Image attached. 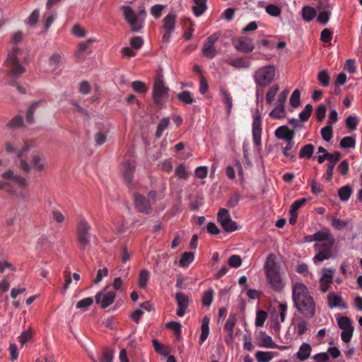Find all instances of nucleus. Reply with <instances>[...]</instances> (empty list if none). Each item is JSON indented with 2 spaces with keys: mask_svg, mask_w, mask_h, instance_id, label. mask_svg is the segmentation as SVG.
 <instances>
[{
  "mask_svg": "<svg viewBox=\"0 0 362 362\" xmlns=\"http://www.w3.org/2000/svg\"><path fill=\"white\" fill-rule=\"evenodd\" d=\"M292 299L294 307L306 318H312L315 315V303L307 286L300 282L292 286Z\"/></svg>",
  "mask_w": 362,
  "mask_h": 362,
  "instance_id": "nucleus-1",
  "label": "nucleus"
},
{
  "mask_svg": "<svg viewBox=\"0 0 362 362\" xmlns=\"http://www.w3.org/2000/svg\"><path fill=\"white\" fill-rule=\"evenodd\" d=\"M276 256L270 254L267 258L264 264V271L268 284L271 288L277 292L281 291L286 282L283 277V273L281 272V267L276 262Z\"/></svg>",
  "mask_w": 362,
  "mask_h": 362,
  "instance_id": "nucleus-2",
  "label": "nucleus"
},
{
  "mask_svg": "<svg viewBox=\"0 0 362 362\" xmlns=\"http://www.w3.org/2000/svg\"><path fill=\"white\" fill-rule=\"evenodd\" d=\"M4 182H0V189L5 190L6 192L13 194L16 192L15 187L23 189L27 186L26 179L13 172L12 170H8L1 175Z\"/></svg>",
  "mask_w": 362,
  "mask_h": 362,
  "instance_id": "nucleus-3",
  "label": "nucleus"
},
{
  "mask_svg": "<svg viewBox=\"0 0 362 362\" xmlns=\"http://www.w3.org/2000/svg\"><path fill=\"white\" fill-rule=\"evenodd\" d=\"M91 226L84 218H82L78 224L76 229V240L82 250H89L92 238L96 240V236L90 233Z\"/></svg>",
  "mask_w": 362,
  "mask_h": 362,
  "instance_id": "nucleus-4",
  "label": "nucleus"
},
{
  "mask_svg": "<svg viewBox=\"0 0 362 362\" xmlns=\"http://www.w3.org/2000/svg\"><path fill=\"white\" fill-rule=\"evenodd\" d=\"M21 50L14 47L8 53L6 63L10 68L8 76L13 79L18 78L21 74L25 72V69L23 66L19 64L18 56L21 54Z\"/></svg>",
  "mask_w": 362,
  "mask_h": 362,
  "instance_id": "nucleus-5",
  "label": "nucleus"
},
{
  "mask_svg": "<svg viewBox=\"0 0 362 362\" xmlns=\"http://www.w3.org/2000/svg\"><path fill=\"white\" fill-rule=\"evenodd\" d=\"M275 75V68L272 65L265 66L258 69L254 73V80L258 87L268 86L273 81Z\"/></svg>",
  "mask_w": 362,
  "mask_h": 362,
  "instance_id": "nucleus-6",
  "label": "nucleus"
},
{
  "mask_svg": "<svg viewBox=\"0 0 362 362\" xmlns=\"http://www.w3.org/2000/svg\"><path fill=\"white\" fill-rule=\"evenodd\" d=\"M220 36L221 33L219 32H216L211 34L206 38L202 48V53L204 57L209 59H213L216 57L218 54V51L215 47V43Z\"/></svg>",
  "mask_w": 362,
  "mask_h": 362,
  "instance_id": "nucleus-7",
  "label": "nucleus"
},
{
  "mask_svg": "<svg viewBox=\"0 0 362 362\" xmlns=\"http://www.w3.org/2000/svg\"><path fill=\"white\" fill-rule=\"evenodd\" d=\"M217 220L227 233L234 232L238 228L237 223L232 220L229 211L226 209H220L217 214Z\"/></svg>",
  "mask_w": 362,
  "mask_h": 362,
  "instance_id": "nucleus-8",
  "label": "nucleus"
},
{
  "mask_svg": "<svg viewBox=\"0 0 362 362\" xmlns=\"http://www.w3.org/2000/svg\"><path fill=\"white\" fill-rule=\"evenodd\" d=\"M124 13V17L127 22L131 26L132 32H137L143 27V21H140L134 10L128 6L122 7Z\"/></svg>",
  "mask_w": 362,
  "mask_h": 362,
  "instance_id": "nucleus-9",
  "label": "nucleus"
},
{
  "mask_svg": "<svg viewBox=\"0 0 362 362\" xmlns=\"http://www.w3.org/2000/svg\"><path fill=\"white\" fill-rule=\"evenodd\" d=\"M168 88L165 86L163 80L160 78H156L153 90V98L154 103L161 106L163 103V100L168 96Z\"/></svg>",
  "mask_w": 362,
  "mask_h": 362,
  "instance_id": "nucleus-10",
  "label": "nucleus"
},
{
  "mask_svg": "<svg viewBox=\"0 0 362 362\" xmlns=\"http://www.w3.org/2000/svg\"><path fill=\"white\" fill-rule=\"evenodd\" d=\"M232 44L238 51L241 52H252L255 48L252 39L245 36L233 38Z\"/></svg>",
  "mask_w": 362,
  "mask_h": 362,
  "instance_id": "nucleus-11",
  "label": "nucleus"
},
{
  "mask_svg": "<svg viewBox=\"0 0 362 362\" xmlns=\"http://www.w3.org/2000/svg\"><path fill=\"white\" fill-rule=\"evenodd\" d=\"M135 207L138 211L146 214H150L152 212V208L150 201L144 196L135 193L134 194Z\"/></svg>",
  "mask_w": 362,
  "mask_h": 362,
  "instance_id": "nucleus-12",
  "label": "nucleus"
},
{
  "mask_svg": "<svg viewBox=\"0 0 362 362\" xmlns=\"http://www.w3.org/2000/svg\"><path fill=\"white\" fill-rule=\"evenodd\" d=\"M116 294L114 291L99 292L95 298L96 303H100L103 308H106L115 300Z\"/></svg>",
  "mask_w": 362,
  "mask_h": 362,
  "instance_id": "nucleus-13",
  "label": "nucleus"
},
{
  "mask_svg": "<svg viewBox=\"0 0 362 362\" xmlns=\"http://www.w3.org/2000/svg\"><path fill=\"white\" fill-rule=\"evenodd\" d=\"M175 299L178 305L177 315L179 317H182L189 306V298L184 293H177L175 294Z\"/></svg>",
  "mask_w": 362,
  "mask_h": 362,
  "instance_id": "nucleus-14",
  "label": "nucleus"
},
{
  "mask_svg": "<svg viewBox=\"0 0 362 362\" xmlns=\"http://www.w3.org/2000/svg\"><path fill=\"white\" fill-rule=\"evenodd\" d=\"M341 158V153L339 151H335L332 153V158H328L329 163L327 164V171L325 173V180L330 181L332 178L333 170L335 165L338 163Z\"/></svg>",
  "mask_w": 362,
  "mask_h": 362,
  "instance_id": "nucleus-15",
  "label": "nucleus"
},
{
  "mask_svg": "<svg viewBox=\"0 0 362 362\" xmlns=\"http://www.w3.org/2000/svg\"><path fill=\"white\" fill-rule=\"evenodd\" d=\"M295 134V132L289 129L287 126H281L275 131V136L277 138L284 139L287 141H293Z\"/></svg>",
  "mask_w": 362,
  "mask_h": 362,
  "instance_id": "nucleus-16",
  "label": "nucleus"
},
{
  "mask_svg": "<svg viewBox=\"0 0 362 362\" xmlns=\"http://www.w3.org/2000/svg\"><path fill=\"white\" fill-rule=\"evenodd\" d=\"M134 171L135 168L133 165H132L129 162L124 163L122 166L123 177L124 181L129 187L132 185Z\"/></svg>",
  "mask_w": 362,
  "mask_h": 362,
  "instance_id": "nucleus-17",
  "label": "nucleus"
},
{
  "mask_svg": "<svg viewBox=\"0 0 362 362\" xmlns=\"http://www.w3.org/2000/svg\"><path fill=\"white\" fill-rule=\"evenodd\" d=\"M18 144L16 142H6L5 144L6 151L8 153H16L17 156L19 158H23L24 153L27 152L29 149V147L27 144H25L21 150H18Z\"/></svg>",
  "mask_w": 362,
  "mask_h": 362,
  "instance_id": "nucleus-18",
  "label": "nucleus"
},
{
  "mask_svg": "<svg viewBox=\"0 0 362 362\" xmlns=\"http://www.w3.org/2000/svg\"><path fill=\"white\" fill-rule=\"evenodd\" d=\"M236 323V317L235 315H230L225 325L224 329L227 332V338L226 339V343L229 341H232L233 338V328Z\"/></svg>",
  "mask_w": 362,
  "mask_h": 362,
  "instance_id": "nucleus-19",
  "label": "nucleus"
},
{
  "mask_svg": "<svg viewBox=\"0 0 362 362\" xmlns=\"http://www.w3.org/2000/svg\"><path fill=\"white\" fill-rule=\"evenodd\" d=\"M311 352V346L308 343H303L298 352L296 354V356L299 361H303L310 357Z\"/></svg>",
  "mask_w": 362,
  "mask_h": 362,
  "instance_id": "nucleus-20",
  "label": "nucleus"
},
{
  "mask_svg": "<svg viewBox=\"0 0 362 362\" xmlns=\"http://www.w3.org/2000/svg\"><path fill=\"white\" fill-rule=\"evenodd\" d=\"M327 303L329 308H331L335 307H341L343 308H346L345 304L342 302L341 297L339 295H337L333 292L328 294Z\"/></svg>",
  "mask_w": 362,
  "mask_h": 362,
  "instance_id": "nucleus-21",
  "label": "nucleus"
},
{
  "mask_svg": "<svg viewBox=\"0 0 362 362\" xmlns=\"http://www.w3.org/2000/svg\"><path fill=\"white\" fill-rule=\"evenodd\" d=\"M226 62L236 69H247L250 66V62L243 57H239L235 59H228Z\"/></svg>",
  "mask_w": 362,
  "mask_h": 362,
  "instance_id": "nucleus-22",
  "label": "nucleus"
},
{
  "mask_svg": "<svg viewBox=\"0 0 362 362\" xmlns=\"http://www.w3.org/2000/svg\"><path fill=\"white\" fill-rule=\"evenodd\" d=\"M334 238H330L328 240L317 243L314 245V249L315 251H325L328 252H332V247L334 244Z\"/></svg>",
  "mask_w": 362,
  "mask_h": 362,
  "instance_id": "nucleus-23",
  "label": "nucleus"
},
{
  "mask_svg": "<svg viewBox=\"0 0 362 362\" xmlns=\"http://www.w3.org/2000/svg\"><path fill=\"white\" fill-rule=\"evenodd\" d=\"M337 324L342 332L354 330L351 319L346 316H342L337 318Z\"/></svg>",
  "mask_w": 362,
  "mask_h": 362,
  "instance_id": "nucleus-24",
  "label": "nucleus"
},
{
  "mask_svg": "<svg viewBox=\"0 0 362 362\" xmlns=\"http://www.w3.org/2000/svg\"><path fill=\"white\" fill-rule=\"evenodd\" d=\"M209 317L204 316L202 321V333L199 337L200 344H202L207 339L209 334Z\"/></svg>",
  "mask_w": 362,
  "mask_h": 362,
  "instance_id": "nucleus-25",
  "label": "nucleus"
},
{
  "mask_svg": "<svg viewBox=\"0 0 362 362\" xmlns=\"http://www.w3.org/2000/svg\"><path fill=\"white\" fill-rule=\"evenodd\" d=\"M221 94L222 96V101L226 105V112L228 115H230L233 107L232 96L230 95V93L224 88L221 90Z\"/></svg>",
  "mask_w": 362,
  "mask_h": 362,
  "instance_id": "nucleus-26",
  "label": "nucleus"
},
{
  "mask_svg": "<svg viewBox=\"0 0 362 362\" xmlns=\"http://www.w3.org/2000/svg\"><path fill=\"white\" fill-rule=\"evenodd\" d=\"M316 14V10L310 6H305L302 9V18L307 22L312 21Z\"/></svg>",
  "mask_w": 362,
  "mask_h": 362,
  "instance_id": "nucleus-27",
  "label": "nucleus"
},
{
  "mask_svg": "<svg viewBox=\"0 0 362 362\" xmlns=\"http://www.w3.org/2000/svg\"><path fill=\"white\" fill-rule=\"evenodd\" d=\"M177 98L185 105H189L194 102L192 94L188 90H183L178 93Z\"/></svg>",
  "mask_w": 362,
  "mask_h": 362,
  "instance_id": "nucleus-28",
  "label": "nucleus"
},
{
  "mask_svg": "<svg viewBox=\"0 0 362 362\" xmlns=\"http://www.w3.org/2000/svg\"><path fill=\"white\" fill-rule=\"evenodd\" d=\"M313 237L314 239H315V241L320 243L328 240L330 238H334L328 229H324L314 233Z\"/></svg>",
  "mask_w": 362,
  "mask_h": 362,
  "instance_id": "nucleus-29",
  "label": "nucleus"
},
{
  "mask_svg": "<svg viewBox=\"0 0 362 362\" xmlns=\"http://www.w3.org/2000/svg\"><path fill=\"white\" fill-rule=\"evenodd\" d=\"M163 28L164 30H168L170 31H174L175 30V15L173 13H168L163 18Z\"/></svg>",
  "mask_w": 362,
  "mask_h": 362,
  "instance_id": "nucleus-30",
  "label": "nucleus"
},
{
  "mask_svg": "<svg viewBox=\"0 0 362 362\" xmlns=\"http://www.w3.org/2000/svg\"><path fill=\"white\" fill-rule=\"evenodd\" d=\"M352 194V189L349 185H345L340 187L338 190V195L341 201H347Z\"/></svg>",
  "mask_w": 362,
  "mask_h": 362,
  "instance_id": "nucleus-31",
  "label": "nucleus"
},
{
  "mask_svg": "<svg viewBox=\"0 0 362 362\" xmlns=\"http://www.w3.org/2000/svg\"><path fill=\"white\" fill-rule=\"evenodd\" d=\"M314 152V146L311 144H306L303 146L299 152V158H310Z\"/></svg>",
  "mask_w": 362,
  "mask_h": 362,
  "instance_id": "nucleus-32",
  "label": "nucleus"
},
{
  "mask_svg": "<svg viewBox=\"0 0 362 362\" xmlns=\"http://www.w3.org/2000/svg\"><path fill=\"white\" fill-rule=\"evenodd\" d=\"M31 163H32L33 168L36 171L41 172L45 168L44 159L38 155L33 156Z\"/></svg>",
  "mask_w": 362,
  "mask_h": 362,
  "instance_id": "nucleus-33",
  "label": "nucleus"
},
{
  "mask_svg": "<svg viewBox=\"0 0 362 362\" xmlns=\"http://www.w3.org/2000/svg\"><path fill=\"white\" fill-rule=\"evenodd\" d=\"M170 124V119L169 118H163L158 123L157 126V129L155 134V136L156 138H160L163 133V131L167 129V127Z\"/></svg>",
  "mask_w": 362,
  "mask_h": 362,
  "instance_id": "nucleus-34",
  "label": "nucleus"
},
{
  "mask_svg": "<svg viewBox=\"0 0 362 362\" xmlns=\"http://www.w3.org/2000/svg\"><path fill=\"white\" fill-rule=\"evenodd\" d=\"M175 175L178 179L187 180L189 177V173L187 170L184 163H180L175 170Z\"/></svg>",
  "mask_w": 362,
  "mask_h": 362,
  "instance_id": "nucleus-35",
  "label": "nucleus"
},
{
  "mask_svg": "<svg viewBox=\"0 0 362 362\" xmlns=\"http://www.w3.org/2000/svg\"><path fill=\"white\" fill-rule=\"evenodd\" d=\"M334 272H335L334 269L324 268L322 269V275L320 279V281H327V282L332 283L333 275H334Z\"/></svg>",
  "mask_w": 362,
  "mask_h": 362,
  "instance_id": "nucleus-36",
  "label": "nucleus"
},
{
  "mask_svg": "<svg viewBox=\"0 0 362 362\" xmlns=\"http://www.w3.org/2000/svg\"><path fill=\"white\" fill-rule=\"evenodd\" d=\"M194 258V253L190 252H185L180 259V264L182 267H187Z\"/></svg>",
  "mask_w": 362,
  "mask_h": 362,
  "instance_id": "nucleus-37",
  "label": "nucleus"
},
{
  "mask_svg": "<svg viewBox=\"0 0 362 362\" xmlns=\"http://www.w3.org/2000/svg\"><path fill=\"white\" fill-rule=\"evenodd\" d=\"M149 279V272L146 269H143L139 273V286L141 288H145Z\"/></svg>",
  "mask_w": 362,
  "mask_h": 362,
  "instance_id": "nucleus-38",
  "label": "nucleus"
},
{
  "mask_svg": "<svg viewBox=\"0 0 362 362\" xmlns=\"http://www.w3.org/2000/svg\"><path fill=\"white\" fill-rule=\"evenodd\" d=\"M317 253L313 258V262L317 264L318 262H322L324 260L328 259L332 256V252L325 251H317Z\"/></svg>",
  "mask_w": 362,
  "mask_h": 362,
  "instance_id": "nucleus-39",
  "label": "nucleus"
},
{
  "mask_svg": "<svg viewBox=\"0 0 362 362\" xmlns=\"http://www.w3.org/2000/svg\"><path fill=\"white\" fill-rule=\"evenodd\" d=\"M255 357L258 362H269L272 360L273 356L270 351H259L255 354Z\"/></svg>",
  "mask_w": 362,
  "mask_h": 362,
  "instance_id": "nucleus-40",
  "label": "nucleus"
},
{
  "mask_svg": "<svg viewBox=\"0 0 362 362\" xmlns=\"http://www.w3.org/2000/svg\"><path fill=\"white\" fill-rule=\"evenodd\" d=\"M317 79L323 87H327L329 84L330 76L326 70L319 72Z\"/></svg>",
  "mask_w": 362,
  "mask_h": 362,
  "instance_id": "nucleus-41",
  "label": "nucleus"
},
{
  "mask_svg": "<svg viewBox=\"0 0 362 362\" xmlns=\"http://www.w3.org/2000/svg\"><path fill=\"white\" fill-rule=\"evenodd\" d=\"M294 146V141H289L287 143V145L283 149V154L287 157L289 158L290 160L294 161L296 159L295 154L291 152V149Z\"/></svg>",
  "mask_w": 362,
  "mask_h": 362,
  "instance_id": "nucleus-42",
  "label": "nucleus"
},
{
  "mask_svg": "<svg viewBox=\"0 0 362 362\" xmlns=\"http://www.w3.org/2000/svg\"><path fill=\"white\" fill-rule=\"evenodd\" d=\"M313 106L310 104L305 105V108L299 114V118L301 122H306L309 119L313 112Z\"/></svg>",
  "mask_w": 362,
  "mask_h": 362,
  "instance_id": "nucleus-43",
  "label": "nucleus"
},
{
  "mask_svg": "<svg viewBox=\"0 0 362 362\" xmlns=\"http://www.w3.org/2000/svg\"><path fill=\"white\" fill-rule=\"evenodd\" d=\"M322 139L325 141H329L333 136V130L331 125H327L321 129L320 131Z\"/></svg>",
  "mask_w": 362,
  "mask_h": 362,
  "instance_id": "nucleus-44",
  "label": "nucleus"
},
{
  "mask_svg": "<svg viewBox=\"0 0 362 362\" xmlns=\"http://www.w3.org/2000/svg\"><path fill=\"white\" fill-rule=\"evenodd\" d=\"M327 107L324 104H320L315 110V115L317 122H322L325 117Z\"/></svg>",
  "mask_w": 362,
  "mask_h": 362,
  "instance_id": "nucleus-45",
  "label": "nucleus"
},
{
  "mask_svg": "<svg viewBox=\"0 0 362 362\" xmlns=\"http://www.w3.org/2000/svg\"><path fill=\"white\" fill-rule=\"evenodd\" d=\"M298 335L302 336L308 330V322L304 319H299L296 326Z\"/></svg>",
  "mask_w": 362,
  "mask_h": 362,
  "instance_id": "nucleus-46",
  "label": "nucleus"
},
{
  "mask_svg": "<svg viewBox=\"0 0 362 362\" xmlns=\"http://www.w3.org/2000/svg\"><path fill=\"white\" fill-rule=\"evenodd\" d=\"M356 145V140L352 136H344L340 141V146L344 148H354Z\"/></svg>",
  "mask_w": 362,
  "mask_h": 362,
  "instance_id": "nucleus-47",
  "label": "nucleus"
},
{
  "mask_svg": "<svg viewBox=\"0 0 362 362\" xmlns=\"http://www.w3.org/2000/svg\"><path fill=\"white\" fill-rule=\"evenodd\" d=\"M358 122L356 117L349 116L346 119V126L351 132H353L356 129Z\"/></svg>",
  "mask_w": 362,
  "mask_h": 362,
  "instance_id": "nucleus-48",
  "label": "nucleus"
},
{
  "mask_svg": "<svg viewBox=\"0 0 362 362\" xmlns=\"http://www.w3.org/2000/svg\"><path fill=\"white\" fill-rule=\"evenodd\" d=\"M260 346L270 349L276 348V344L273 341L272 338L267 334H264L262 338Z\"/></svg>",
  "mask_w": 362,
  "mask_h": 362,
  "instance_id": "nucleus-49",
  "label": "nucleus"
},
{
  "mask_svg": "<svg viewBox=\"0 0 362 362\" xmlns=\"http://www.w3.org/2000/svg\"><path fill=\"white\" fill-rule=\"evenodd\" d=\"M214 291L212 289H209L204 293L202 297V303L204 306H209L213 301L214 299Z\"/></svg>",
  "mask_w": 362,
  "mask_h": 362,
  "instance_id": "nucleus-50",
  "label": "nucleus"
},
{
  "mask_svg": "<svg viewBox=\"0 0 362 362\" xmlns=\"http://www.w3.org/2000/svg\"><path fill=\"white\" fill-rule=\"evenodd\" d=\"M267 312H265L264 310H258L257 312V315H256L255 325L257 327L263 326L264 322L267 320Z\"/></svg>",
  "mask_w": 362,
  "mask_h": 362,
  "instance_id": "nucleus-51",
  "label": "nucleus"
},
{
  "mask_svg": "<svg viewBox=\"0 0 362 362\" xmlns=\"http://www.w3.org/2000/svg\"><path fill=\"white\" fill-rule=\"evenodd\" d=\"M308 199L305 198H302L298 200H296L291 206V209L289 210V213H298V211L307 203Z\"/></svg>",
  "mask_w": 362,
  "mask_h": 362,
  "instance_id": "nucleus-52",
  "label": "nucleus"
},
{
  "mask_svg": "<svg viewBox=\"0 0 362 362\" xmlns=\"http://www.w3.org/2000/svg\"><path fill=\"white\" fill-rule=\"evenodd\" d=\"M279 90V88L278 85H274L269 88L266 94V100L267 103L270 104L274 100Z\"/></svg>",
  "mask_w": 362,
  "mask_h": 362,
  "instance_id": "nucleus-53",
  "label": "nucleus"
},
{
  "mask_svg": "<svg viewBox=\"0 0 362 362\" xmlns=\"http://www.w3.org/2000/svg\"><path fill=\"white\" fill-rule=\"evenodd\" d=\"M240 199L241 195L238 192H235L229 197L226 206L229 208H233L238 204Z\"/></svg>",
  "mask_w": 362,
  "mask_h": 362,
  "instance_id": "nucleus-54",
  "label": "nucleus"
},
{
  "mask_svg": "<svg viewBox=\"0 0 362 362\" xmlns=\"http://www.w3.org/2000/svg\"><path fill=\"white\" fill-rule=\"evenodd\" d=\"M23 117L20 116V115H17L8 122L7 127L8 128H18V127H21L23 125Z\"/></svg>",
  "mask_w": 362,
  "mask_h": 362,
  "instance_id": "nucleus-55",
  "label": "nucleus"
},
{
  "mask_svg": "<svg viewBox=\"0 0 362 362\" xmlns=\"http://www.w3.org/2000/svg\"><path fill=\"white\" fill-rule=\"evenodd\" d=\"M331 12L329 11H322L317 16V22L321 25H326L329 20Z\"/></svg>",
  "mask_w": 362,
  "mask_h": 362,
  "instance_id": "nucleus-56",
  "label": "nucleus"
},
{
  "mask_svg": "<svg viewBox=\"0 0 362 362\" xmlns=\"http://www.w3.org/2000/svg\"><path fill=\"white\" fill-rule=\"evenodd\" d=\"M300 93L298 89H296L291 98H290V104L292 107H296L300 105Z\"/></svg>",
  "mask_w": 362,
  "mask_h": 362,
  "instance_id": "nucleus-57",
  "label": "nucleus"
},
{
  "mask_svg": "<svg viewBox=\"0 0 362 362\" xmlns=\"http://www.w3.org/2000/svg\"><path fill=\"white\" fill-rule=\"evenodd\" d=\"M285 110L284 107L278 106L274 108L269 114L270 117L274 119H280L284 117Z\"/></svg>",
  "mask_w": 362,
  "mask_h": 362,
  "instance_id": "nucleus-58",
  "label": "nucleus"
},
{
  "mask_svg": "<svg viewBox=\"0 0 362 362\" xmlns=\"http://www.w3.org/2000/svg\"><path fill=\"white\" fill-rule=\"evenodd\" d=\"M93 303V299L90 297H88L77 302L76 307L79 309H87Z\"/></svg>",
  "mask_w": 362,
  "mask_h": 362,
  "instance_id": "nucleus-59",
  "label": "nucleus"
},
{
  "mask_svg": "<svg viewBox=\"0 0 362 362\" xmlns=\"http://www.w3.org/2000/svg\"><path fill=\"white\" fill-rule=\"evenodd\" d=\"M112 351L110 349H106L103 352L100 360L98 361L93 360V362H112Z\"/></svg>",
  "mask_w": 362,
  "mask_h": 362,
  "instance_id": "nucleus-60",
  "label": "nucleus"
},
{
  "mask_svg": "<svg viewBox=\"0 0 362 362\" xmlns=\"http://www.w3.org/2000/svg\"><path fill=\"white\" fill-rule=\"evenodd\" d=\"M228 264L232 267H239L242 264V259L239 255H233L228 260Z\"/></svg>",
  "mask_w": 362,
  "mask_h": 362,
  "instance_id": "nucleus-61",
  "label": "nucleus"
},
{
  "mask_svg": "<svg viewBox=\"0 0 362 362\" xmlns=\"http://www.w3.org/2000/svg\"><path fill=\"white\" fill-rule=\"evenodd\" d=\"M39 103H40V102L34 103L30 107V108L28 110L27 113H26L27 122H28L30 124L33 122V121H34L33 115H34L35 110L36 107H37V105H39Z\"/></svg>",
  "mask_w": 362,
  "mask_h": 362,
  "instance_id": "nucleus-62",
  "label": "nucleus"
},
{
  "mask_svg": "<svg viewBox=\"0 0 362 362\" xmlns=\"http://www.w3.org/2000/svg\"><path fill=\"white\" fill-rule=\"evenodd\" d=\"M132 87L134 88L135 91L139 93H144L147 91V88L146 85L139 81H135L132 82Z\"/></svg>",
  "mask_w": 362,
  "mask_h": 362,
  "instance_id": "nucleus-63",
  "label": "nucleus"
},
{
  "mask_svg": "<svg viewBox=\"0 0 362 362\" xmlns=\"http://www.w3.org/2000/svg\"><path fill=\"white\" fill-rule=\"evenodd\" d=\"M266 11L267 13H269L272 16H279L281 13L280 8L274 5V4H269L266 7Z\"/></svg>",
  "mask_w": 362,
  "mask_h": 362,
  "instance_id": "nucleus-64",
  "label": "nucleus"
}]
</instances>
